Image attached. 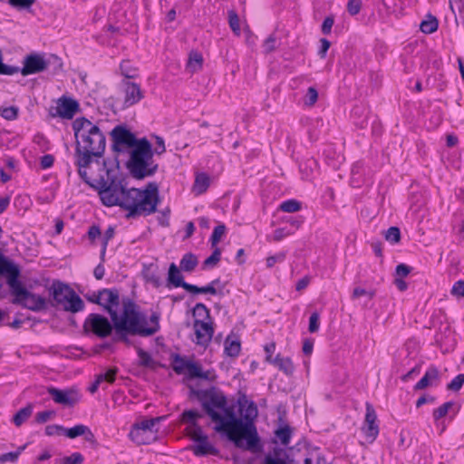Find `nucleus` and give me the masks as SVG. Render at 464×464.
<instances>
[{
	"label": "nucleus",
	"instance_id": "1",
	"mask_svg": "<svg viewBox=\"0 0 464 464\" xmlns=\"http://www.w3.org/2000/svg\"><path fill=\"white\" fill-rule=\"evenodd\" d=\"M198 399L204 412L215 423V431L226 434L237 448L252 452L260 450L259 437L253 423L257 409L253 402L246 408L244 421L237 416L234 407L227 405L224 392L215 387L199 391Z\"/></svg>",
	"mask_w": 464,
	"mask_h": 464
},
{
	"label": "nucleus",
	"instance_id": "2",
	"mask_svg": "<svg viewBox=\"0 0 464 464\" xmlns=\"http://www.w3.org/2000/svg\"><path fill=\"white\" fill-rule=\"evenodd\" d=\"M72 130L76 139L75 164L82 179L86 178V168L92 158H102L106 148V137L98 125L85 117L73 121Z\"/></svg>",
	"mask_w": 464,
	"mask_h": 464
},
{
	"label": "nucleus",
	"instance_id": "3",
	"mask_svg": "<svg viewBox=\"0 0 464 464\" xmlns=\"http://www.w3.org/2000/svg\"><path fill=\"white\" fill-rule=\"evenodd\" d=\"M122 318L113 323L114 342H123L130 345L129 335L151 336L160 331V315L153 312L149 319L141 314L137 304L130 298L122 300Z\"/></svg>",
	"mask_w": 464,
	"mask_h": 464
},
{
	"label": "nucleus",
	"instance_id": "4",
	"mask_svg": "<svg viewBox=\"0 0 464 464\" xmlns=\"http://www.w3.org/2000/svg\"><path fill=\"white\" fill-rule=\"evenodd\" d=\"M99 169L98 177L90 178L86 173V178L82 179L90 187L97 190L100 199L104 206H118L122 208L130 188L128 187L126 179L120 172L118 167L109 168L106 160L102 162Z\"/></svg>",
	"mask_w": 464,
	"mask_h": 464
},
{
	"label": "nucleus",
	"instance_id": "5",
	"mask_svg": "<svg viewBox=\"0 0 464 464\" xmlns=\"http://www.w3.org/2000/svg\"><path fill=\"white\" fill-rule=\"evenodd\" d=\"M20 273L19 267L0 253V276L6 277L10 293L14 296L12 303L34 312L45 310L46 299L29 292L19 281Z\"/></svg>",
	"mask_w": 464,
	"mask_h": 464
},
{
	"label": "nucleus",
	"instance_id": "6",
	"mask_svg": "<svg viewBox=\"0 0 464 464\" xmlns=\"http://www.w3.org/2000/svg\"><path fill=\"white\" fill-rule=\"evenodd\" d=\"M160 201L158 184L150 182L143 189L130 188L122 209L128 219L147 217L156 212Z\"/></svg>",
	"mask_w": 464,
	"mask_h": 464
},
{
	"label": "nucleus",
	"instance_id": "7",
	"mask_svg": "<svg viewBox=\"0 0 464 464\" xmlns=\"http://www.w3.org/2000/svg\"><path fill=\"white\" fill-rule=\"evenodd\" d=\"M127 168L136 179L151 177L157 172L159 165L153 160L152 146L146 138L140 139L138 146L132 150Z\"/></svg>",
	"mask_w": 464,
	"mask_h": 464
},
{
	"label": "nucleus",
	"instance_id": "8",
	"mask_svg": "<svg viewBox=\"0 0 464 464\" xmlns=\"http://www.w3.org/2000/svg\"><path fill=\"white\" fill-rule=\"evenodd\" d=\"M53 296L52 306L61 307L64 311L78 313L84 308L82 298L67 285L55 281L50 288Z\"/></svg>",
	"mask_w": 464,
	"mask_h": 464
},
{
	"label": "nucleus",
	"instance_id": "9",
	"mask_svg": "<svg viewBox=\"0 0 464 464\" xmlns=\"http://www.w3.org/2000/svg\"><path fill=\"white\" fill-rule=\"evenodd\" d=\"M163 419H165V416L136 422L129 433L130 439L137 445L149 444L154 441L158 433V429H155V426Z\"/></svg>",
	"mask_w": 464,
	"mask_h": 464
},
{
	"label": "nucleus",
	"instance_id": "10",
	"mask_svg": "<svg viewBox=\"0 0 464 464\" xmlns=\"http://www.w3.org/2000/svg\"><path fill=\"white\" fill-rule=\"evenodd\" d=\"M88 300L102 306L110 314L111 322L122 318V314H118L120 306V293L118 289L104 288L97 293H93L92 296L88 297Z\"/></svg>",
	"mask_w": 464,
	"mask_h": 464
},
{
	"label": "nucleus",
	"instance_id": "11",
	"mask_svg": "<svg viewBox=\"0 0 464 464\" xmlns=\"http://www.w3.org/2000/svg\"><path fill=\"white\" fill-rule=\"evenodd\" d=\"M83 328L85 332H91L100 338H105L114 330L113 323L99 314H90L86 318Z\"/></svg>",
	"mask_w": 464,
	"mask_h": 464
},
{
	"label": "nucleus",
	"instance_id": "12",
	"mask_svg": "<svg viewBox=\"0 0 464 464\" xmlns=\"http://www.w3.org/2000/svg\"><path fill=\"white\" fill-rule=\"evenodd\" d=\"M111 136L113 141L112 150L116 152H121L125 148L135 149L140 142V140L123 125L115 126L111 131Z\"/></svg>",
	"mask_w": 464,
	"mask_h": 464
},
{
	"label": "nucleus",
	"instance_id": "13",
	"mask_svg": "<svg viewBox=\"0 0 464 464\" xmlns=\"http://www.w3.org/2000/svg\"><path fill=\"white\" fill-rule=\"evenodd\" d=\"M188 437L195 442L191 450L196 456H217L219 453L218 450L209 442L208 437L203 432V430L199 432H193Z\"/></svg>",
	"mask_w": 464,
	"mask_h": 464
},
{
	"label": "nucleus",
	"instance_id": "14",
	"mask_svg": "<svg viewBox=\"0 0 464 464\" xmlns=\"http://www.w3.org/2000/svg\"><path fill=\"white\" fill-rule=\"evenodd\" d=\"M193 328L196 334L195 343L198 345L207 347L211 342L214 328L211 320L206 322L201 319H195Z\"/></svg>",
	"mask_w": 464,
	"mask_h": 464
},
{
	"label": "nucleus",
	"instance_id": "15",
	"mask_svg": "<svg viewBox=\"0 0 464 464\" xmlns=\"http://www.w3.org/2000/svg\"><path fill=\"white\" fill-rule=\"evenodd\" d=\"M47 392L56 403L64 406H73L80 401L81 397L78 390L74 388L59 390L54 387H50Z\"/></svg>",
	"mask_w": 464,
	"mask_h": 464
},
{
	"label": "nucleus",
	"instance_id": "16",
	"mask_svg": "<svg viewBox=\"0 0 464 464\" xmlns=\"http://www.w3.org/2000/svg\"><path fill=\"white\" fill-rule=\"evenodd\" d=\"M55 109L58 116L71 120L79 111L80 107L76 100L63 96L58 100Z\"/></svg>",
	"mask_w": 464,
	"mask_h": 464
},
{
	"label": "nucleus",
	"instance_id": "17",
	"mask_svg": "<svg viewBox=\"0 0 464 464\" xmlns=\"http://www.w3.org/2000/svg\"><path fill=\"white\" fill-rule=\"evenodd\" d=\"M375 411L372 405L367 404V413L365 416V425L362 428L364 435L365 443H372L377 436V428L375 427Z\"/></svg>",
	"mask_w": 464,
	"mask_h": 464
},
{
	"label": "nucleus",
	"instance_id": "18",
	"mask_svg": "<svg viewBox=\"0 0 464 464\" xmlns=\"http://www.w3.org/2000/svg\"><path fill=\"white\" fill-rule=\"evenodd\" d=\"M143 98V92L139 84L131 82L124 83V105L126 107L138 103Z\"/></svg>",
	"mask_w": 464,
	"mask_h": 464
},
{
	"label": "nucleus",
	"instance_id": "19",
	"mask_svg": "<svg viewBox=\"0 0 464 464\" xmlns=\"http://www.w3.org/2000/svg\"><path fill=\"white\" fill-rule=\"evenodd\" d=\"M440 373L435 365H430L423 377L415 384L414 390H423L428 386H437L440 382Z\"/></svg>",
	"mask_w": 464,
	"mask_h": 464
},
{
	"label": "nucleus",
	"instance_id": "20",
	"mask_svg": "<svg viewBox=\"0 0 464 464\" xmlns=\"http://www.w3.org/2000/svg\"><path fill=\"white\" fill-rule=\"evenodd\" d=\"M201 417L202 414L196 410H188L183 411L181 415V421L189 424L187 428L188 435L202 430L201 426L197 421V420Z\"/></svg>",
	"mask_w": 464,
	"mask_h": 464
},
{
	"label": "nucleus",
	"instance_id": "21",
	"mask_svg": "<svg viewBox=\"0 0 464 464\" xmlns=\"http://www.w3.org/2000/svg\"><path fill=\"white\" fill-rule=\"evenodd\" d=\"M168 281L169 284L174 285L175 287H182L186 290V285L188 283L183 280V276L180 273V269L176 266V264L171 263L169 267L168 273Z\"/></svg>",
	"mask_w": 464,
	"mask_h": 464
},
{
	"label": "nucleus",
	"instance_id": "22",
	"mask_svg": "<svg viewBox=\"0 0 464 464\" xmlns=\"http://www.w3.org/2000/svg\"><path fill=\"white\" fill-rule=\"evenodd\" d=\"M198 264V260L196 255L193 253H186L179 263L180 270L188 273H191L195 270Z\"/></svg>",
	"mask_w": 464,
	"mask_h": 464
},
{
	"label": "nucleus",
	"instance_id": "23",
	"mask_svg": "<svg viewBox=\"0 0 464 464\" xmlns=\"http://www.w3.org/2000/svg\"><path fill=\"white\" fill-rule=\"evenodd\" d=\"M186 372L189 379L208 380L209 375L208 372H203L201 366L192 361H189L188 365H187Z\"/></svg>",
	"mask_w": 464,
	"mask_h": 464
},
{
	"label": "nucleus",
	"instance_id": "24",
	"mask_svg": "<svg viewBox=\"0 0 464 464\" xmlns=\"http://www.w3.org/2000/svg\"><path fill=\"white\" fill-rule=\"evenodd\" d=\"M438 19L430 14H427L426 18L420 24V29L424 34H432L438 30Z\"/></svg>",
	"mask_w": 464,
	"mask_h": 464
},
{
	"label": "nucleus",
	"instance_id": "25",
	"mask_svg": "<svg viewBox=\"0 0 464 464\" xmlns=\"http://www.w3.org/2000/svg\"><path fill=\"white\" fill-rule=\"evenodd\" d=\"M33 410L34 406L31 403L20 409L13 417L14 425L20 427L32 415Z\"/></svg>",
	"mask_w": 464,
	"mask_h": 464
},
{
	"label": "nucleus",
	"instance_id": "26",
	"mask_svg": "<svg viewBox=\"0 0 464 464\" xmlns=\"http://www.w3.org/2000/svg\"><path fill=\"white\" fill-rule=\"evenodd\" d=\"M202 55L198 52H191L187 63V69L193 73L199 71L202 68Z\"/></svg>",
	"mask_w": 464,
	"mask_h": 464
},
{
	"label": "nucleus",
	"instance_id": "27",
	"mask_svg": "<svg viewBox=\"0 0 464 464\" xmlns=\"http://www.w3.org/2000/svg\"><path fill=\"white\" fill-rule=\"evenodd\" d=\"M272 363L277 366L280 371L284 372L287 375H291L295 371L294 364L288 357L282 358L278 354L276 356Z\"/></svg>",
	"mask_w": 464,
	"mask_h": 464
},
{
	"label": "nucleus",
	"instance_id": "28",
	"mask_svg": "<svg viewBox=\"0 0 464 464\" xmlns=\"http://www.w3.org/2000/svg\"><path fill=\"white\" fill-rule=\"evenodd\" d=\"M209 186V178L204 174H198L196 177L193 190L196 194L199 195L204 193Z\"/></svg>",
	"mask_w": 464,
	"mask_h": 464
},
{
	"label": "nucleus",
	"instance_id": "29",
	"mask_svg": "<svg viewBox=\"0 0 464 464\" xmlns=\"http://www.w3.org/2000/svg\"><path fill=\"white\" fill-rule=\"evenodd\" d=\"M241 350L240 342L237 340H230L227 337L225 341V353L230 357H237Z\"/></svg>",
	"mask_w": 464,
	"mask_h": 464
},
{
	"label": "nucleus",
	"instance_id": "30",
	"mask_svg": "<svg viewBox=\"0 0 464 464\" xmlns=\"http://www.w3.org/2000/svg\"><path fill=\"white\" fill-rule=\"evenodd\" d=\"M137 353L140 358L139 365L152 369L156 367L157 363L154 362V360L148 352L144 351L140 347H137Z\"/></svg>",
	"mask_w": 464,
	"mask_h": 464
},
{
	"label": "nucleus",
	"instance_id": "31",
	"mask_svg": "<svg viewBox=\"0 0 464 464\" xmlns=\"http://www.w3.org/2000/svg\"><path fill=\"white\" fill-rule=\"evenodd\" d=\"M189 361L186 360L179 354H174L172 356V368L174 372L178 374H182L187 370V365H188Z\"/></svg>",
	"mask_w": 464,
	"mask_h": 464
},
{
	"label": "nucleus",
	"instance_id": "32",
	"mask_svg": "<svg viewBox=\"0 0 464 464\" xmlns=\"http://www.w3.org/2000/svg\"><path fill=\"white\" fill-rule=\"evenodd\" d=\"M276 438L280 440V442L286 446L290 442L291 435H292V430L288 425H285V427H282L276 430L275 432Z\"/></svg>",
	"mask_w": 464,
	"mask_h": 464
},
{
	"label": "nucleus",
	"instance_id": "33",
	"mask_svg": "<svg viewBox=\"0 0 464 464\" xmlns=\"http://www.w3.org/2000/svg\"><path fill=\"white\" fill-rule=\"evenodd\" d=\"M279 208L286 213H294L301 209V203L295 199H289L282 202Z\"/></svg>",
	"mask_w": 464,
	"mask_h": 464
},
{
	"label": "nucleus",
	"instance_id": "34",
	"mask_svg": "<svg viewBox=\"0 0 464 464\" xmlns=\"http://www.w3.org/2000/svg\"><path fill=\"white\" fill-rule=\"evenodd\" d=\"M86 430H87V426H85L83 424H78V425H75L74 427H72L69 429L64 428L63 433L68 438L74 439L78 436L83 435L86 432L85 431Z\"/></svg>",
	"mask_w": 464,
	"mask_h": 464
},
{
	"label": "nucleus",
	"instance_id": "35",
	"mask_svg": "<svg viewBox=\"0 0 464 464\" xmlns=\"http://www.w3.org/2000/svg\"><path fill=\"white\" fill-rule=\"evenodd\" d=\"M192 314L195 319L204 320L208 318V320H210L209 310L204 304L198 303L193 308Z\"/></svg>",
	"mask_w": 464,
	"mask_h": 464
},
{
	"label": "nucleus",
	"instance_id": "36",
	"mask_svg": "<svg viewBox=\"0 0 464 464\" xmlns=\"http://www.w3.org/2000/svg\"><path fill=\"white\" fill-rule=\"evenodd\" d=\"M277 45H278V39H277L276 34L273 33L264 41V44H263L264 52L266 53H270L277 48Z\"/></svg>",
	"mask_w": 464,
	"mask_h": 464
},
{
	"label": "nucleus",
	"instance_id": "37",
	"mask_svg": "<svg viewBox=\"0 0 464 464\" xmlns=\"http://www.w3.org/2000/svg\"><path fill=\"white\" fill-rule=\"evenodd\" d=\"M385 239L392 244L399 243L401 240V231L398 227H391L384 232Z\"/></svg>",
	"mask_w": 464,
	"mask_h": 464
},
{
	"label": "nucleus",
	"instance_id": "38",
	"mask_svg": "<svg viewBox=\"0 0 464 464\" xmlns=\"http://www.w3.org/2000/svg\"><path fill=\"white\" fill-rule=\"evenodd\" d=\"M226 232V226L224 224H220L217 226L210 237L211 246L213 247L217 246L218 243L220 241L222 237L225 235Z\"/></svg>",
	"mask_w": 464,
	"mask_h": 464
},
{
	"label": "nucleus",
	"instance_id": "39",
	"mask_svg": "<svg viewBox=\"0 0 464 464\" xmlns=\"http://www.w3.org/2000/svg\"><path fill=\"white\" fill-rule=\"evenodd\" d=\"M19 109L15 106L2 107L0 108L1 116L8 121L15 120L18 116Z\"/></svg>",
	"mask_w": 464,
	"mask_h": 464
},
{
	"label": "nucleus",
	"instance_id": "40",
	"mask_svg": "<svg viewBox=\"0 0 464 464\" xmlns=\"http://www.w3.org/2000/svg\"><path fill=\"white\" fill-rule=\"evenodd\" d=\"M228 23L231 30L236 35L240 34L239 18L237 14L234 10L228 12Z\"/></svg>",
	"mask_w": 464,
	"mask_h": 464
},
{
	"label": "nucleus",
	"instance_id": "41",
	"mask_svg": "<svg viewBox=\"0 0 464 464\" xmlns=\"http://www.w3.org/2000/svg\"><path fill=\"white\" fill-rule=\"evenodd\" d=\"M453 401H447L440 405L439 408L435 409L432 413L434 420H439L444 416H446L449 410L453 406Z\"/></svg>",
	"mask_w": 464,
	"mask_h": 464
},
{
	"label": "nucleus",
	"instance_id": "42",
	"mask_svg": "<svg viewBox=\"0 0 464 464\" xmlns=\"http://www.w3.org/2000/svg\"><path fill=\"white\" fill-rule=\"evenodd\" d=\"M221 251L218 247H216L211 256L205 259L203 267L215 266L220 260Z\"/></svg>",
	"mask_w": 464,
	"mask_h": 464
},
{
	"label": "nucleus",
	"instance_id": "43",
	"mask_svg": "<svg viewBox=\"0 0 464 464\" xmlns=\"http://www.w3.org/2000/svg\"><path fill=\"white\" fill-rule=\"evenodd\" d=\"M464 384V373L458 374L453 380L447 384V389L452 392H458Z\"/></svg>",
	"mask_w": 464,
	"mask_h": 464
},
{
	"label": "nucleus",
	"instance_id": "44",
	"mask_svg": "<svg viewBox=\"0 0 464 464\" xmlns=\"http://www.w3.org/2000/svg\"><path fill=\"white\" fill-rule=\"evenodd\" d=\"M121 72L128 79L134 78L136 76V69L130 65L129 61H123L120 65Z\"/></svg>",
	"mask_w": 464,
	"mask_h": 464
},
{
	"label": "nucleus",
	"instance_id": "45",
	"mask_svg": "<svg viewBox=\"0 0 464 464\" xmlns=\"http://www.w3.org/2000/svg\"><path fill=\"white\" fill-rule=\"evenodd\" d=\"M34 3V0H8V4L18 10H28Z\"/></svg>",
	"mask_w": 464,
	"mask_h": 464
},
{
	"label": "nucleus",
	"instance_id": "46",
	"mask_svg": "<svg viewBox=\"0 0 464 464\" xmlns=\"http://www.w3.org/2000/svg\"><path fill=\"white\" fill-rule=\"evenodd\" d=\"M24 449V447H21L16 451L2 454L0 456V463H5L7 461L15 462Z\"/></svg>",
	"mask_w": 464,
	"mask_h": 464
},
{
	"label": "nucleus",
	"instance_id": "47",
	"mask_svg": "<svg viewBox=\"0 0 464 464\" xmlns=\"http://www.w3.org/2000/svg\"><path fill=\"white\" fill-rule=\"evenodd\" d=\"M375 295V291L374 290H365L364 288H362V287H355L353 289V298L355 299V298H359L361 296H365L367 299L369 300H372L373 297Z\"/></svg>",
	"mask_w": 464,
	"mask_h": 464
},
{
	"label": "nucleus",
	"instance_id": "48",
	"mask_svg": "<svg viewBox=\"0 0 464 464\" xmlns=\"http://www.w3.org/2000/svg\"><path fill=\"white\" fill-rule=\"evenodd\" d=\"M318 99V92L315 88L309 87L304 97V104L313 106Z\"/></svg>",
	"mask_w": 464,
	"mask_h": 464
},
{
	"label": "nucleus",
	"instance_id": "49",
	"mask_svg": "<svg viewBox=\"0 0 464 464\" xmlns=\"http://www.w3.org/2000/svg\"><path fill=\"white\" fill-rule=\"evenodd\" d=\"M113 236H114L113 227H108V229L105 231L104 236H103L102 247V251H101V258L102 261L104 259L108 242L111 238H112Z\"/></svg>",
	"mask_w": 464,
	"mask_h": 464
},
{
	"label": "nucleus",
	"instance_id": "50",
	"mask_svg": "<svg viewBox=\"0 0 464 464\" xmlns=\"http://www.w3.org/2000/svg\"><path fill=\"white\" fill-rule=\"evenodd\" d=\"M83 459V456L81 453L74 452L72 455L63 458L61 464H82Z\"/></svg>",
	"mask_w": 464,
	"mask_h": 464
},
{
	"label": "nucleus",
	"instance_id": "51",
	"mask_svg": "<svg viewBox=\"0 0 464 464\" xmlns=\"http://www.w3.org/2000/svg\"><path fill=\"white\" fill-rule=\"evenodd\" d=\"M118 372V369L116 367L109 369L105 373H101L97 375L99 381L103 382L106 381L109 383H112L115 381V376Z\"/></svg>",
	"mask_w": 464,
	"mask_h": 464
},
{
	"label": "nucleus",
	"instance_id": "52",
	"mask_svg": "<svg viewBox=\"0 0 464 464\" xmlns=\"http://www.w3.org/2000/svg\"><path fill=\"white\" fill-rule=\"evenodd\" d=\"M450 1V7L452 10L453 13L456 12V10L459 13V15L464 19V0H449Z\"/></svg>",
	"mask_w": 464,
	"mask_h": 464
},
{
	"label": "nucleus",
	"instance_id": "53",
	"mask_svg": "<svg viewBox=\"0 0 464 464\" xmlns=\"http://www.w3.org/2000/svg\"><path fill=\"white\" fill-rule=\"evenodd\" d=\"M285 259V253L279 252L274 256H270L266 258V266L268 268L273 267L276 263H282Z\"/></svg>",
	"mask_w": 464,
	"mask_h": 464
},
{
	"label": "nucleus",
	"instance_id": "54",
	"mask_svg": "<svg viewBox=\"0 0 464 464\" xmlns=\"http://www.w3.org/2000/svg\"><path fill=\"white\" fill-rule=\"evenodd\" d=\"M54 411H40L35 415V421L38 423H45L50 419L53 418L55 416Z\"/></svg>",
	"mask_w": 464,
	"mask_h": 464
},
{
	"label": "nucleus",
	"instance_id": "55",
	"mask_svg": "<svg viewBox=\"0 0 464 464\" xmlns=\"http://www.w3.org/2000/svg\"><path fill=\"white\" fill-rule=\"evenodd\" d=\"M362 8V1L361 0H349L347 4V11L351 15H355L359 14Z\"/></svg>",
	"mask_w": 464,
	"mask_h": 464
},
{
	"label": "nucleus",
	"instance_id": "56",
	"mask_svg": "<svg viewBox=\"0 0 464 464\" xmlns=\"http://www.w3.org/2000/svg\"><path fill=\"white\" fill-rule=\"evenodd\" d=\"M319 314L317 312H314L309 318V326L308 330L310 333H315L319 329Z\"/></svg>",
	"mask_w": 464,
	"mask_h": 464
},
{
	"label": "nucleus",
	"instance_id": "57",
	"mask_svg": "<svg viewBox=\"0 0 464 464\" xmlns=\"http://www.w3.org/2000/svg\"><path fill=\"white\" fill-rule=\"evenodd\" d=\"M165 150H166V148H165L164 140L161 137L157 136L156 137V146L154 149H152L153 155L154 154L161 155L165 152Z\"/></svg>",
	"mask_w": 464,
	"mask_h": 464
},
{
	"label": "nucleus",
	"instance_id": "58",
	"mask_svg": "<svg viewBox=\"0 0 464 464\" xmlns=\"http://www.w3.org/2000/svg\"><path fill=\"white\" fill-rule=\"evenodd\" d=\"M63 430L64 427L58 424L48 425L45 427V434L47 436H53L55 434H59L60 432H63Z\"/></svg>",
	"mask_w": 464,
	"mask_h": 464
},
{
	"label": "nucleus",
	"instance_id": "59",
	"mask_svg": "<svg viewBox=\"0 0 464 464\" xmlns=\"http://www.w3.org/2000/svg\"><path fill=\"white\" fill-rule=\"evenodd\" d=\"M334 20L332 16H327L323 22L322 24V33L324 34H329L332 31V27L334 25Z\"/></svg>",
	"mask_w": 464,
	"mask_h": 464
},
{
	"label": "nucleus",
	"instance_id": "60",
	"mask_svg": "<svg viewBox=\"0 0 464 464\" xmlns=\"http://www.w3.org/2000/svg\"><path fill=\"white\" fill-rule=\"evenodd\" d=\"M452 294L458 296L464 297V281H457L452 287Z\"/></svg>",
	"mask_w": 464,
	"mask_h": 464
},
{
	"label": "nucleus",
	"instance_id": "61",
	"mask_svg": "<svg viewBox=\"0 0 464 464\" xmlns=\"http://www.w3.org/2000/svg\"><path fill=\"white\" fill-rule=\"evenodd\" d=\"M54 158L51 154H46L41 158L42 169H48L53 165Z\"/></svg>",
	"mask_w": 464,
	"mask_h": 464
},
{
	"label": "nucleus",
	"instance_id": "62",
	"mask_svg": "<svg viewBox=\"0 0 464 464\" xmlns=\"http://www.w3.org/2000/svg\"><path fill=\"white\" fill-rule=\"evenodd\" d=\"M320 43H321V48L318 52V54L321 58H324L328 49L330 48L331 43L325 38H322L320 40Z\"/></svg>",
	"mask_w": 464,
	"mask_h": 464
},
{
	"label": "nucleus",
	"instance_id": "63",
	"mask_svg": "<svg viewBox=\"0 0 464 464\" xmlns=\"http://www.w3.org/2000/svg\"><path fill=\"white\" fill-rule=\"evenodd\" d=\"M411 267L405 264H400L396 266V273L399 276L405 277L411 273Z\"/></svg>",
	"mask_w": 464,
	"mask_h": 464
},
{
	"label": "nucleus",
	"instance_id": "64",
	"mask_svg": "<svg viewBox=\"0 0 464 464\" xmlns=\"http://www.w3.org/2000/svg\"><path fill=\"white\" fill-rule=\"evenodd\" d=\"M264 464H290V463L281 458H274L272 456H266L265 458Z\"/></svg>",
	"mask_w": 464,
	"mask_h": 464
}]
</instances>
